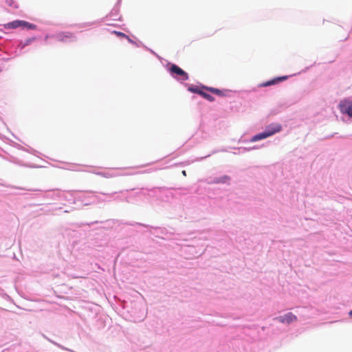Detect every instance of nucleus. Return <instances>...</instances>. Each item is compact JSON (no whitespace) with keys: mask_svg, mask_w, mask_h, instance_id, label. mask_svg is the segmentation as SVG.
<instances>
[{"mask_svg":"<svg viewBox=\"0 0 352 352\" xmlns=\"http://www.w3.org/2000/svg\"><path fill=\"white\" fill-rule=\"evenodd\" d=\"M166 68L170 75L177 81H185L189 78L188 74L175 63L168 62Z\"/></svg>","mask_w":352,"mask_h":352,"instance_id":"nucleus-4","label":"nucleus"},{"mask_svg":"<svg viewBox=\"0 0 352 352\" xmlns=\"http://www.w3.org/2000/svg\"><path fill=\"white\" fill-rule=\"evenodd\" d=\"M125 201H126V202H130V197H128V196H127V197H125Z\"/></svg>","mask_w":352,"mask_h":352,"instance_id":"nucleus-38","label":"nucleus"},{"mask_svg":"<svg viewBox=\"0 0 352 352\" xmlns=\"http://www.w3.org/2000/svg\"><path fill=\"white\" fill-rule=\"evenodd\" d=\"M15 147L17 148L19 150H22V151H26L25 148H24L23 146H21V145H20L19 144H16V143L15 144Z\"/></svg>","mask_w":352,"mask_h":352,"instance_id":"nucleus-35","label":"nucleus"},{"mask_svg":"<svg viewBox=\"0 0 352 352\" xmlns=\"http://www.w3.org/2000/svg\"><path fill=\"white\" fill-rule=\"evenodd\" d=\"M230 181L231 177L227 175L215 177H209L207 179V183L208 184H226L230 185Z\"/></svg>","mask_w":352,"mask_h":352,"instance_id":"nucleus-10","label":"nucleus"},{"mask_svg":"<svg viewBox=\"0 0 352 352\" xmlns=\"http://www.w3.org/2000/svg\"><path fill=\"white\" fill-rule=\"evenodd\" d=\"M54 38L63 43H72L77 41L75 34L70 32H59L54 34Z\"/></svg>","mask_w":352,"mask_h":352,"instance_id":"nucleus-7","label":"nucleus"},{"mask_svg":"<svg viewBox=\"0 0 352 352\" xmlns=\"http://www.w3.org/2000/svg\"><path fill=\"white\" fill-rule=\"evenodd\" d=\"M267 138H268V136H267L265 131L263 130V131L258 133L254 135L253 136H252V138L250 139V142H255L257 141L264 140Z\"/></svg>","mask_w":352,"mask_h":352,"instance_id":"nucleus-17","label":"nucleus"},{"mask_svg":"<svg viewBox=\"0 0 352 352\" xmlns=\"http://www.w3.org/2000/svg\"><path fill=\"white\" fill-rule=\"evenodd\" d=\"M76 201H80L85 206H88L94 202V195L87 196V195H80L76 197Z\"/></svg>","mask_w":352,"mask_h":352,"instance_id":"nucleus-16","label":"nucleus"},{"mask_svg":"<svg viewBox=\"0 0 352 352\" xmlns=\"http://www.w3.org/2000/svg\"><path fill=\"white\" fill-rule=\"evenodd\" d=\"M349 316L352 318V309L349 311Z\"/></svg>","mask_w":352,"mask_h":352,"instance_id":"nucleus-39","label":"nucleus"},{"mask_svg":"<svg viewBox=\"0 0 352 352\" xmlns=\"http://www.w3.org/2000/svg\"><path fill=\"white\" fill-rule=\"evenodd\" d=\"M182 175L186 176V170H182Z\"/></svg>","mask_w":352,"mask_h":352,"instance_id":"nucleus-40","label":"nucleus"},{"mask_svg":"<svg viewBox=\"0 0 352 352\" xmlns=\"http://www.w3.org/2000/svg\"><path fill=\"white\" fill-rule=\"evenodd\" d=\"M37 36H32L25 40H20L18 42L16 50H19L20 54L22 53V50L27 46L31 45L34 41L37 40Z\"/></svg>","mask_w":352,"mask_h":352,"instance_id":"nucleus-15","label":"nucleus"},{"mask_svg":"<svg viewBox=\"0 0 352 352\" xmlns=\"http://www.w3.org/2000/svg\"><path fill=\"white\" fill-rule=\"evenodd\" d=\"M97 175H100L101 177L105 178H111L116 177L120 175H124V174L119 173L116 169H109L106 171H99V172H93Z\"/></svg>","mask_w":352,"mask_h":352,"instance_id":"nucleus-14","label":"nucleus"},{"mask_svg":"<svg viewBox=\"0 0 352 352\" xmlns=\"http://www.w3.org/2000/svg\"><path fill=\"white\" fill-rule=\"evenodd\" d=\"M288 78H289V76H287V75L276 76L270 80H268L267 81L260 83L258 85V87H260V88L261 87H267L276 85H278V84L287 80Z\"/></svg>","mask_w":352,"mask_h":352,"instance_id":"nucleus-9","label":"nucleus"},{"mask_svg":"<svg viewBox=\"0 0 352 352\" xmlns=\"http://www.w3.org/2000/svg\"><path fill=\"white\" fill-rule=\"evenodd\" d=\"M126 40L128 41V42L129 43L134 45L138 47H146V45H144L142 42H141L140 41H135L133 40L132 38H131L129 36H128Z\"/></svg>","mask_w":352,"mask_h":352,"instance_id":"nucleus-24","label":"nucleus"},{"mask_svg":"<svg viewBox=\"0 0 352 352\" xmlns=\"http://www.w3.org/2000/svg\"><path fill=\"white\" fill-rule=\"evenodd\" d=\"M338 107L342 114L352 118V100L350 98H344L340 100L338 104Z\"/></svg>","mask_w":352,"mask_h":352,"instance_id":"nucleus-6","label":"nucleus"},{"mask_svg":"<svg viewBox=\"0 0 352 352\" xmlns=\"http://www.w3.org/2000/svg\"><path fill=\"white\" fill-rule=\"evenodd\" d=\"M58 190V189L52 190H45V195H43V197L45 198H50L52 199H58V197H56V193Z\"/></svg>","mask_w":352,"mask_h":352,"instance_id":"nucleus-19","label":"nucleus"},{"mask_svg":"<svg viewBox=\"0 0 352 352\" xmlns=\"http://www.w3.org/2000/svg\"><path fill=\"white\" fill-rule=\"evenodd\" d=\"M127 225H130V226H135V225H138V226H142V227H144V228H148V226L146 225V224H143V223H136V222H133V223H126Z\"/></svg>","mask_w":352,"mask_h":352,"instance_id":"nucleus-31","label":"nucleus"},{"mask_svg":"<svg viewBox=\"0 0 352 352\" xmlns=\"http://www.w3.org/2000/svg\"><path fill=\"white\" fill-rule=\"evenodd\" d=\"M111 33L113 34H115L117 37H118L120 38H126V39L128 37V35H126L125 33L120 32V31L113 30L111 32Z\"/></svg>","mask_w":352,"mask_h":352,"instance_id":"nucleus-25","label":"nucleus"},{"mask_svg":"<svg viewBox=\"0 0 352 352\" xmlns=\"http://www.w3.org/2000/svg\"><path fill=\"white\" fill-rule=\"evenodd\" d=\"M28 153H32L34 155H36V153H38V151H36V150H34V148H26V151Z\"/></svg>","mask_w":352,"mask_h":352,"instance_id":"nucleus-32","label":"nucleus"},{"mask_svg":"<svg viewBox=\"0 0 352 352\" xmlns=\"http://www.w3.org/2000/svg\"><path fill=\"white\" fill-rule=\"evenodd\" d=\"M94 202L96 201H97L98 202L107 201V199H105V197L102 198V197L97 195H94Z\"/></svg>","mask_w":352,"mask_h":352,"instance_id":"nucleus-29","label":"nucleus"},{"mask_svg":"<svg viewBox=\"0 0 352 352\" xmlns=\"http://www.w3.org/2000/svg\"><path fill=\"white\" fill-rule=\"evenodd\" d=\"M43 337L46 339L47 341H49L50 342L52 343L53 344H54L55 346H58V348L63 349V350H65V351H72V350H69L65 347H64L63 346H62L61 344L56 342L55 341L51 340V338H49L48 337H47L45 335L43 334Z\"/></svg>","mask_w":352,"mask_h":352,"instance_id":"nucleus-23","label":"nucleus"},{"mask_svg":"<svg viewBox=\"0 0 352 352\" xmlns=\"http://www.w3.org/2000/svg\"><path fill=\"white\" fill-rule=\"evenodd\" d=\"M122 0H118L111 12L104 18L101 19L99 22H102L105 19H111L113 21H121L122 16L120 15V8Z\"/></svg>","mask_w":352,"mask_h":352,"instance_id":"nucleus-5","label":"nucleus"},{"mask_svg":"<svg viewBox=\"0 0 352 352\" xmlns=\"http://www.w3.org/2000/svg\"><path fill=\"white\" fill-rule=\"evenodd\" d=\"M146 190L153 194L163 193L165 195L166 199L164 200L168 201L173 197L172 193L169 191V189L166 187H154L151 189L146 188Z\"/></svg>","mask_w":352,"mask_h":352,"instance_id":"nucleus-13","label":"nucleus"},{"mask_svg":"<svg viewBox=\"0 0 352 352\" xmlns=\"http://www.w3.org/2000/svg\"><path fill=\"white\" fill-rule=\"evenodd\" d=\"M12 162H14V164H16L18 165L23 166H27V167H30V168H38L39 167L38 166H36V165L24 164L22 161H21L19 159L15 158V157L13 158Z\"/></svg>","mask_w":352,"mask_h":352,"instance_id":"nucleus-20","label":"nucleus"},{"mask_svg":"<svg viewBox=\"0 0 352 352\" xmlns=\"http://www.w3.org/2000/svg\"><path fill=\"white\" fill-rule=\"evenodd\" d=\"M98 23V21H92V22H89V23H85L82 25H81V27H86V26H90V25H95Z\"/></svg>","mask_w":352,"mask_h":352,"instance_id":"nucleus-33","label":"nucleus"},{"mask_svg":"<svg viewBox=\"0 0 352 352\" xmlns=\"http://www.w3.org/2000/svg\"><path fill=\"white\" fill-rule=\"evenodd\" d=\"M148 164H145V165H142V166H140V167H144L146 166H147Z\"/></svg>","mask_w":352,"mask_h":352,"instance_id":"nucleus-42","label":"nucleus"},{"mask_svg":"<svg viewBox=\"0 0 352 352\" xmlns=\"http://www.w3.org/2000/svg\"><path fill=\"white\" fill-rule=\"evenodd\" d=\"M206 90H203L201 97L204 98L205 100L209 101V102H214L215 100V98L212 96L211 94H208L206 91Z\"/></svg>","mask_w":352,"mask_h":352,"instance_id":"nucleus-21","label":"nucleus"},{"mask_svg":"<svg viewBox=\"0 0 352 352\" xmlns=\"http://www.w3.org/2000/svg\"><path fill=\"white\" fill-rule=\"evenodd\" d=\"M30 190L33 191V192H44V190H39V189H33V190Z\"/></svg>","mask_w":352,"mask_h":352,"instance_id":"nucleus-37","label":"nucleus"},{"mask_svg":"<svg viewBox=\"0 0 352 352\" xmlns=\"http://www.w3.org/2000/svg\"><path fill=\"white\" fill-rule=\"evenodd\" d=\"M274 320L283 324H290L297 320V317L292 312H288L283 316L276 317Z\"/></svg>","mask_w":352,"mask_h":352,"instance_id":"nucleus-11","label":"nucleus"},{"mask_svg":"<svg viewBox=\"0 0 352 352\" xmlns=\"http://www.w3.org/2000/svg\"><path fill=\"white\" fill-rule=\"evenodd\" d=\"M146 50L148 51L151 54H152L153 55H154L155 57H157V58L159 59H161L162 58L155 52H154L152 49H150L148 48V47L146 46V47H144Z\"/></svg>","mask_w":352,"mask_h":352,"instance_id":"nucleus-30","label":"nucleus"},{"mask_svg":"<svg viewBox=\"0 0 352 352\" xmlns=\"http://www.w3.org/2000/svg\"><path fill=\"white\" fill-rule=\"evenodd\" d=\"M241 108V105L239 104L237 102H231L230 109L232 111H239V109Z\"/></svg>","mask_w":352,"mask_h":352,"instance_id":"nucleus-27","label":"nucleus"},{"mask_svg":"<svg viewBox=\"0 0 352 352\" xmlns=\"http://www.w3.org/2000/svg\"><path fill=\"white\" fill-rule=\"evenodd\" d=\"M1 28L7 30L21 28L22 30H34L37 29V25L24 20L16 19L5 24H0V31L2 30Z\"/></svg>","mask_w":352,"mask_h":352,"instance_id":"nucleus-3","label":"nucleus"},{"mask_svg":"<svg viewBox=\"0 0 352 352\" xmlns=\"http://www.w3.org/2000/svg\"><path fill=\"white\" fill-rule=\"evenodd\" d=\"M122 308L129 314L131 320L135 322H141L146 318V313L140 302L124 301L122 303Z\"/></svg>","mask_w":352,"mask_h":352,"instance_id":"nucleus-1","label":"nucleus"},{"mask_svg":"<svg viewBox=\"0 0 352 352\" xmlns=\"http://www.w3.org/2000/svg\"><path fill=\"white\" fill-rule=\"evenodd\" d=\"M103 221H93V222H91V223H85V225H87L89 226H91V225H94V224H96V223H102Z\"/></svg>","mask_w":352,"mask_h":352,"instance_id":"nucleus-36","label":"nucleus"},{"mask_svg":"<svg viewBox=\"0 0 352 352\" xmlns=\"http://www.w3.org/2000/svg\"><path fill=\"white\" fill-rule=\"evenodd\" d=\"M184 85L186 87H187V90L189 92L197 94L200 96L201 95L203 90H206L207 91L220 97L228 96L227 94L231 92V91L229 89H221L216 87H208L201 83H199V85L185 83Z\"/></svg>","mask_w":352,"mask_h":352,"instance_id":"nucleus-2","label":"nucleus"},{"mask_svg":"<svg viewBox=\"0 0 352 352\" xmlns=\"http://www.w3.org/2000/svg\"><path fill=\"white\" fill-rule=\"evenodd\" d=\"M77 192H80V190L68 191V193L69 194V197H68L65 193V192H61L60 190H57L56 195L57 197H58L59 199L66 200L67 201L72 202V203L75 204L76 202V197H74V193ZM80 192H82V191L80 190ZM84 192H87V193H91V194L98 193L97 192L92 191V190H87V191H84Z\"/></svg>","mask_w":352,"mask_h":352,"instance_id":"nucleus-8","label":"nucleus"},{"mask_svg":"<svg viewBox=\"0 0 352 352\" xmlns=\"http://www.w3.org/2000/svg\"><path fill=\"white\" fill-rule=\"evenodd\" d=\"M133 190H134V189L126 190L125 191H126V192H129V191Z\"/></svg>","mask_w":352,"mask_h":352,"instance_id":"nucleus-41","label":"nucleus"},{"mask_svg":"<svg viewBox=\"0 0 352 352\" xmlns=\"http://www.w3.org/2000/svg\"><path fill=\"white\" fill-rule=\"evenodd\" d=\"M50 38H54V34H47L44 37V41H46Z\"/></svg>","mask_w":352,"mask_h":352,"instance_id":"nucleus-34","label":"nucleus"},{"mask_svg":"<svg viewBox=\"0 0 352 352\" xmlns=\"http://www.w3.org/2000/svg\"><path fill=\"white\" fill-rule=\"evenodd\" d=\"M219 151L226 152V151H227V150L223 148V149L219 150ZM217 152H219V151H217V150H213V151L211 152V153H210V154H208V155H206V156H204V157H201L199 159V160H204V159H206V158H207V157H210V155H213V154L217 153Z\"/></svg>","mask_w":352,"mask_h":352,"instance_id":"nucleus-28","label":"nucleus"},{"mask_svg":"<svg viewBox=\"0 0 352 352\" xmlns=\"http://www.w3.org/2000/svg\"><path fill=\"white\" fill-rule=\"evenodd\" d=\"M102 196L105 197V199H107V201H109L111 200H120L122 201V199H121L119 196L117 195V192H113L111 193H100Z\"/></svg>","mask_w":352,"mask_h":352,"instance_id":"nucleus-18","label":"nucleus"},{"mask_svg":"<svg viewBox=\"0 0 352 352\" xmlns=\"http://www.w3.org/2000/svg\"><path fill=\"white\" fill-rule=\"evenodd\" d=\"M5 2L9 7H11L13 8H19L18 3L16 1H14V0H5Z\"/></svg>","mask_w":352,"mask_h":352,"instance_id":"nucleus-26","label":"nucleus"},{"mask_svg":"<svg viewBox=\"0 0 352 352\" xmlns=\"http://www.w3.org/2000/svg\"><path fill=\"white\" fill-rule=\"evenodd\" d=\"M234 148L239 150L238 153H236V152L234 153V154L236 155V154H239V153H245L247 151H250L254 150V149H256L257 146H254L250 147V148L239 147V148Z\"/></svg>","mask_w":352,"mask_h":352,"instance_id":"nucleus-22","label":"nucleus"},{"mask_svg":"<svg viewBox=\"0 0 352 352\" xmlns=\"http://www.w3.org/2000/svg\"><path fill=\"white\" fill-rule=\"evenodd\" d=\"M140 192H141V190L138 192H136V195H139Z\"/></svg>","mask_w":352,"mask_h":352,"instance_id":"nucleus-43","label":"nucleus"},{"mask_svg":"<svg viewBox=\"0 0 352 352\" xmlns=\"http://www.w3.org/2000/svg\"><path fill=\"white\" fill-rule=\"evenodd\" d=\"M283 127L281 124L278 123H271L267 125L264 129L268 137H270L277 133H279L282 131Z\"/></svg>","mask_w":352,"mask_h":352,"instance_id":"nucleus-12","label":"nucleus"}]
</instances>
